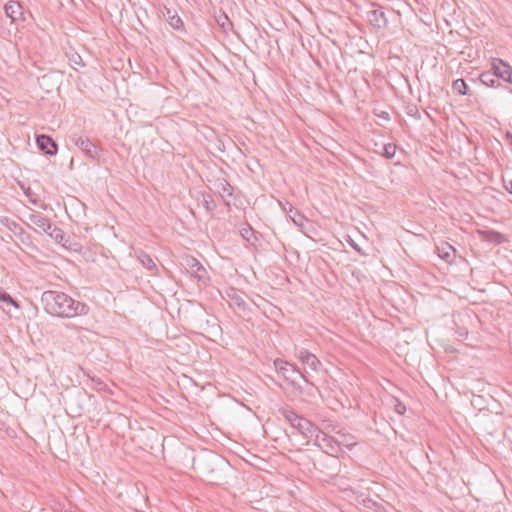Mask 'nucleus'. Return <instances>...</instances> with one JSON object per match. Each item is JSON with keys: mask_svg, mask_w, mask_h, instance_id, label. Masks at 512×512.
I'll use <instances>...</instances> for the list:
<instances>
[{"mask_svg": "<svg viewBox=\"0 0 512 512\" xmlns=\"http://www.w3.org/2000/svg\"><path fill=\"white\" fill-rule=\"evenodd\" d=\"M41 302L45 311L61 318H73L89 313V306L81 301L75 300L64 292L48 290L43 292Z\"/></svg>", "mask_w": 512, "mask_h": 512, "instance_id": "nucleus-1", "label": "nucleus"}, {"mask_svg": "<svg viewBox=\"0 0 512 512\" xmlns=\"http://www.w3.org/2000/svg\"><path fill=\"white\" fill-rule=\"evenodd\" d=\"M278 412L305 438H312L318 431V428L310 420L298 415L292 409L280 408Z\"/></svg>", "mask_w": 512, "mask_h": 512, "instance_id": "nucleus-2", "label": "nucleus"}, {"mask_svg": "<svg viewBox=\"0 0 512 512\" xmlns=\"http://www.w3.org/2000/svg\"><path fill=\"white\" fill-rule=\"evenodd\" d=\"M203 468V476L212 485H221L225 482L224 471L228 469L227 464L218 458L214 459Z\"/></svg>", "mask_w": 512, "mask_h": 512, "instance_id": "nucleus-3", "label": "nucleus"}, {"mask_svg": "<svg viewBox=\"0 0 512 512\" xmlns=\"http://www.w3.org/2000/svg\"><path fill=\"white\" fill-rule=\"evenodd\" d=\"M70 141L79 148L86 157L95 160L100 157L102 153V149L98 148L91 140L86 137L76 133H73L69 136Z\"/></svg>", "mask_w": 512, "mask_h": 512, "instance_id": "nucleus-4", "label": "nucleus"}, {"mask_svg": "<svg viewBox=\"0 0 512 512\" xmlns=\"http://www.w3.org/2000/svg\"><path fill=\"white\" fill-rule=\"evenodd\" d=\"M274 366L278 375L291 386L295 385L297 376L300 377V374H304L296 365L282 359H276L274 361Z\"/></svg>", "mask_w": 512, "mask_h": 512, "instance_id": "nucleus-5", "label": "nucleus"}, {"mask_svg": "<svg viewBox=\"0 0 512 512\" xmlns=\"http://www.w3.org/2000/svg\"><path fill=\"white\" fill-rule=\"evenodd\" d=\"M28 220L27 225L39 234L48 232L53 226L50 219L38 211L29 214Z\"/></svg>", "mask_w": 512, "mask_h": 512, "instance_id": "nucleus-6", "label": "nucleus"}, {"mask_svg": "<svg viewBox=\"0 0 512 512\" xmlns=\"http://www.w3.org/2000/svg\"><path fill=\"white\" fill-rule=\"evenodd\" d=\"M490 70L496 74L499 80L512 84V67L504 60L492 58Z\"/></svg>", "mask_w": 512, "mask_h": 512, "instance_id": "nucleus-7", "label": "nucleus"}, {"mask_svg": "<svg viewBox=\"0 0 512 512\" xmlns=\"http://www.w3.org/2000/svg\"><path fill=\"white\" fill-rule=\"evenodd\" d=\"M370 5L372 9L367 12V19L370 24L375 28L386 27L388 20L386 18L384 8L378 5L376 2H370Z\"/></svg>", "mask_w": 512, "mask_h": 512, "instance_id": "nucleus-8", "label": "nucleus"}, {"mask_svg": "<svg viewBox=\"0 0 512 512\" xmlns=\"http://www.w3.org/2000/svg\"><path fill=\"white\" fill-rule=\"evenodd\" d=\"M159 10L173 29L179 31L184 30V23L174 7L163 5L162 7H159Z\"/></svg>", "mask_w": 512, "mask_h": 512, "instance_id": "nucleus-9", "label": "nucleus"}, {"mask_svg": "<svg viewBox=\"0 0 512 512\" xmlns=\"http://www.w3.org/2000/svg\"><path fill=\"white\" fill-rule=\"evenodd\" d=\"M300 378H302L306 385L302 386L298 381H296L295 385L292 387L297 390L301 395L307 398H315L316 394L321 395V391L318 386L312 382L306 374H300Z\"/></svg>", "mask_w": 512, "mask_h": 512, "instance_id": "nucleus-10", "label": "nucleus"}, {"mask_svg": "<svg viewBox=\"0 0 512 512\" xmlns=\"http://www.w3.org/2000/svg\"><path fill=\"white\" fill-rule=\"evenodd\" d=\"M36 144L40 151L46 155L54 156L57 154L58 145L49 135L40 134L36 136Z\"/></svg>", "mask_w": 512, "mask_h": 512, "instance_id": "nucleus-11", "label": "nucleus"}, {"mask_svg": "<svg viewBox=\"0 0 512 512\" xmlns=\"http://www.w3.org/2000/svg\"><path fill=\"white\" fill-rule=\"evenodd\" d=\"M186 264L188 267V272L191 274V276L205 284L208 280V275L203 265L194 257L188 258L186 260Z\"/></svg>", "mask_w": 512, "mask_h": 512, "instance_id": "nucleus-12", "label": "nucleus"}, {"mask_svg": "<svg viewBox=\"0 0 512 512\" xmlns=\"http://www.w3.org/2000/svg\"><path fill=\"white\" fill-rule=\"evenodd\" d=\"M289 208L287 209L285 206L283 209L287 212L290 219L293 223L300 228V230L306 234L305 225L309 223V220L301 214L297 209H295L291 204L287 203Z\"/></svg>", "mask_w": 512, "mask_h": 512, "instance_id": "nucleus-13", "label": "nucleus"}, {"mask_svg": "<svg viewBox=\"0 0 512 512\" xmlns=\"http://www.w3.org/2000/svg\"><path fill=\"white\" fill-rule=\"evenodd\" d=\"M7 228L16 236L20 239V241L26 245V246H30L32 245V239H31V236L30 234H28L24 229L23 227L18 224L17 222L15 221H8L7 220Z\"/></svg>", "mask_w": 512, "mask_h": 512, "instance_id": "nucleus-14", "label": "nucleus"}, {"mask_svg": "<svg viewBox=\"0 0 512 512\" xmlns=\"http://www.w3.org/2000/svg\"><path fill=\"white\" fill-rule=\"evenodd\" d=\"M298 359L303 365L309 367L313 371H318V368L321 366L319 359L313 353H310L305 349L299 351Z\"/></svg>", "mask_w": 512, "mask_h": 512, "instance_id": "nucleus-15", "label": "nucleus"}, {"mask_svg": "<svg viewBox=\"0 0 512 512\" xmlns=\"http://www.w3.org/2000/svg\"><path fill=\"white\" fill-rule=\"evenodd\" d=\"M23 2H6L4 5V10L6 15L12 19V21H16L18 19H23L24 7L22 5Z\"/></svg>", "mask_w": 512, "mask_h": 512, "instance_id": "nucleus-16", "label": "nucleus"}, {"mask_svg": "<svg viewBox=\"0 0 512 512\" xmlns=\"http://www.w3.org/2000/svg\"><path fill=\"white\" fill-rule=\"evenodd\" d=\"M438 256L447 263H452L455 258L456 250L449 243H442L437 246Z\"/></svg>", "mask_w": 512, "mask_h": 512, "instance_id": "nucleus-17", "label": "nucleus"}, {"mask_svg": "<svg viewBox=\"0 0 512 512\" xmlns=\"http://www.w3.org/2000/svg\"><path fill=\"white\" fill-rule=\"evenodd\" d=\"M479 80L487 87L498 88L501 86L500 80L491 70L482 72L479 76Z\"/></svg>", "mask_w": 512, "mask_h": 512, "instance_id": "nucleus-18", "label": "nucleus"}, {"mask_svg": "<svg viewBox=\"0 0 512 512\" xmlns=\"http://www.w3.org/2000/svg\"><path fill=\"white\" fill-rule=\"evenodd\" d=\"M136 255L137 259L141 262V264L152 274H155V272L157 271V265L152 259V257L143 250L137 251Z\"/></svg>", "mask_w": 512, "mask_h": 512, "instance_id": "nucleus-19", "label": "nucleus"}, {"mask_svg": "<svg viewBox=\"0 0 512 512\" xmlns=\"http://www.w3.org/2000/svg\"><path fill=\"white\" fill-rule=\"evenodd\" d=\"M214 18L223 32L227 33L228 31L232 30V21L227 16V14L222 11V8L219 10L218 14L215 13Z\"/></svg>", "mask_w": 512, "mask_h": 512, "instance_id": "nucleus-20", "label": "nucleus"}, {"mask_svg": "<svg viewBox=\"0 0 512 512\" xmlns=\"http://www.w3.org/2000/svg\"><path fill=\"white\" fill-rule=\"evenodd\" d=\"M217 192L221 196V198L226 201L227 197H231L233 195L232 186L224 179L215 183Z\"/></svg>", "mask_w": 512, "mask_h": 512, "instance_id": "nucleus-21", "label": "nucleus"}, {"mask_svg": "<svg viewBox=\"0 0 512 512\" xmlns=\"http://www.w3.org/2000/svg\"><path fill=\"white\" fill-rule=\"evenodd\" d=\"M46 234H48L49 237H51L56 243L65 246V232L61 228L57 226H52V228L48 232H46Z\"/></svg>", "mask_w": 512, "mask_h": 512, "instance_id": "nucleus-22", "label": "nucleus"}, {"mask_svg": "<svg viewBox=\"0 0 512 512\" xmlns=\"http://www.w3.org/2000/svg\"><path fill=\"white\" fill-rule=\"evenodd\" d=\"M0 302L2 303L1 308L3 310H5V308L9 307V306H15L16 308L19 307L18 302L15 299H13L12 296L8 292L1 290V289H0Z\"/></svg>", "mask_w": 512, "mask_h": 512, "instance_id": "nucleus-23", "label": "nucleus"}, {"mask_svg": "<svg viewBox=\"0 0 512 512\" xmlns=\"http://www.w3.org/2000/svg\"><path fill=\"white\" fill-rule=\"evenodd\" d=\"M452 89L459 95H467L468 94V86L463 79H456L453 81Z\"/></svg>", "mask_w": 512, "mask_h": 512, "instance_id": "nucleus-24", "label": "nucleus"}, {"mask_svg": "<svg viewBox=\"0 0 512 512\" xmlns=\"http://www.w3.org/2000/svg\"><path fill=\"white\" fill-rule=\"evenodd\" d=\"M363 505L368 508V509H371L375 512H383L384 510V507L382 506V504H380L379 502L377 501H374L370 498H365L363 500Z\"/></svg>", "mask_w": 512, "mask_h": 512, "instance_id": "nucleus-25", "label": "nucleus"}, {"mask_svg": "<svg viewBox=\"0 0 512 512\" xmlns=\"http://www.w3.org/2000/svg\"><path fill=\"white\" fill-rule=\"evenodd\" d=\"M405 112L408 116L413 117L417 120L421 118V114H420V111H419L417 105H415L413 103H408L405 106Z\"/></svg>", "mask_w": 512, "mask_h": 512, "instance_id": "nucleus-26", "label": "nucleus"}, {"mask_svg": "<svg viewBox=\"0 0 512 512\" xmlns=\"http://www.w3.org/2000/svg\"><path fill=\"white\" fill-rule=\"evenodd\" d=\"M397 146L394 143H388L383 146V156L392 159L396 153Z\"/></svg>", "mask_w": 512, "mask_h": 512, "instance_id": "nucleus-27", "label": "nucleus"}, {"mask_svg": "<svg viewBox=\"0 0 512 512\" xmlns=\"http://www.w3.org/2000/svg\"><path fill=\"white\" fill-rule=\"evenodd\" d=\"M232 301L240 310L245 311L248 309V304L241 296H233Z\"/></svg>", "mask_w": 512, "mask_h": 512, "instance_id": "nucleus-28", "label": "nucleus"}, {"mask_svg": "<svg viewBox=\"0 0 512 512\" xmlns=\"http://www.w3.org/2000/svg\"><path fill=\"white\" fill-rule=\"evenodd\" d=\"M240 234L247 242H250L251 236H254L255 231L251 226L247 225V227H244L240 230Z\"/></svg>", "mask_w": 512, "mask_h": 512, "instance_id": "nucleus-29", "label": "nucleus"}, {"mask_svg": "<svg viewBox=\"0 0 512 512\" xmlns=\"http://www.w3.org/2000/svg\"><path fill=\"white\" fill-rule=\"evenodd\" d=\"M204 206L208 212H213L216 208V203L211 196H208V198H204Z\"/></svg>", "mask_w": 512, "mask_h": 512, "instance_id": "nucleus-30", "label": "nucleus"}, {"mask_svg": "<svg viewBox=\"0 0 512 512\" xmlns=\"http://www.w3.org/2000/svg\"><path fill=\"white\" fill-rule=\"evenodd\" d=\"M394 410L399 415H403L406 412V406L398 399L395 400Z\"/></svg>", "mask_w": 512, "mask_h": 512, "instance_id": "nucleus-31", "label": "nucleus"}, {"mask_svg": "<svg viewBox=\"0 0 512 512\" xmlns=\"http://www.w3.org/2000/svg\"><path fill=\"white\" fill-rule=\"evenodd\" d=\"M91 380L95 383L94 388L97 391H105L107 388V385L101 380V379H95L94 377L91 378Z\"/></svg>", "mask_w": 512, "mask_h": 512, "instance_id": "nucleus-32", "label": "nucleus"}, {"mask_svg": "<svg viewBox=\"0 0 512 512\" xmlns=\"http://www.w3.org/2000/svg\"><path fill=\"white\" fill-rule=\"evenodd\" d=\"M504 188L512 194V179L502 178Z\"/></svg>", "mask_w": 512, "mask_h": 512, "instance_id": "nucleus-33", "label": "nucleus"}, {"mask_svg": "<svg viewBox=\"0 0 512 512\" xmlns=\"http://www.w3.org/2000/svg\"><path fill=\"white\" fill-rule=\"evenodd\" d=\"M244 19L248 20L249 22H252V19H255V15L250 10V8L245 6V15L242 16Z\"/></svg>", "mask_w": 512, "mask_h": 512, "instance_id": "nucleus-34", "label": "nucleus"}, {"mask_svg": "<svg viewBox=\"0 0 512 512\" xmlns=\"http://www.w3.org/2000/svg\"><path fill=\"white\" fill-rule=\"evenodd\" d=\"M490 233L493 235V238H491V240L500 243V239L503 237L502 234L494 231H491Z\"/></svg>", "mask_w": 512, "mask_h": 512, "instance_id": "nucleus-35", "label": "nucleus"}, {"mask_svg": "<svg viewBox=\"0 0 512 512\" xmlns=\"http://www.w3.org/2000/svg\"><path fill=\"white\" fill-rule=\"evenodd\" d=\"M70 409H71L72 411H74L75 413H77V415H78V416H80V415L82 414V411H83V408H82V406H80V405H78V407H77L76 409H73V407H72V406H70Z\"/></svg>", "mask_w": 512, "mask_h": 512, "instance_id": "nucleus-36", "label": "nucleus"}, {"mask_svg": "<svg viewBox=\"0 0 512 512\" xmlns=\"http://www.w3.org/2000/svg\"><path fill=\"white\" fill-rule=\"evenodd\" d=\"M379 116L385 120L390 119L389 114L387 112H382Z\"/></svg>", "mask_w": 512, "mask_h": 512, "instance_id": "nucleus-37", "label": "nucleus"}, {"mask_svg": "<svg viewBox=\"0 0 512 512\" xmlns=\"http://www.w3.org/2000/svg\"><path fill=\"white\" fill-rule=\"evenodd\" d=\"M354 445H355V442H352V443H346V444H345V446H346V447H348V448H350V447H352V446H354Z\"/></svg>", "mask_w": 512, "mask_h": 512, "instance_id": "nucleus-38", "label": "nucleus"}, {"mask_svg": "<svg viewBox=\"0 0 512 512\" xmlns=\"http://www.w3.org/2000/svg\"><path fill=\"white\" fill-rule=\"evenodd\" d=\"M352 247L357 250L358 252H360V249L358 248V246L356 244H352Z\"/></svg>", "mask_w": 512, "mask_h": 512, "instance_id": "nucleus-39", "label": "nucleus"}, {"mask_svg": "<svg viewBox=\"0 0 512 512\" xmlns=\"http://www.w3.org/2000/svg\"><path fill=\"white\" fill-rule=\"evenodd\" d=\"M404 3H405L407 6H409L411 9H414V7H412L408 1H405Z\"/></svg>", "mask_w": 512, "mask_h": 512, "instance_id": "nucleus-40", "label": "nucleus"}, {"mask_svg": "<svg viewBox=\"0 0 512 512\" xmlns=\"http://www.w3.org/2000/svg\"><path fill=\"white\" fill-rule=\"evenodd\" d=\"M507 137H508V138H511V145H512V134L508 132V133H507Z\"/></svg>", "mask_w": 512, "mask_h": 512, "instance_id": "nucleus-41", "label": "nucleus"}]
</instances>
